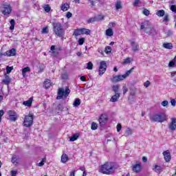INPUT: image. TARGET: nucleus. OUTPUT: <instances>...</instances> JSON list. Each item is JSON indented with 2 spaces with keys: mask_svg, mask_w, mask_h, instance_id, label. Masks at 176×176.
Listing matches in <instances>:
<instances>
[{
  "mask_svg": "<svg viewBox=\"0 0 176 176\" xmlns=\"http://www.w3.org/2000/svg\"><path fill=\"white\" fill-rule=\"evenodd\" d=\"M133 69H134V67H132L130 70H128L123 75L114 76L111 79L112 82H113L114 83H116V82H121V80H124V79H126V78L129 77L130 74H131V72H133Z\"/></svg>",
  "mask_w": 176,
  "mask_h": 176,
  "instance_id": "423d86ee",
  "label": "nucleus"
},
{
  "mask_svg": "<svg viewBox=\"0 0 176 176\" xmlns=\"http://www.w3.org/2000/svg\"><path fill=\"white\" fill-rule=\"evenodd\" d=\"M144 87H146V88L149 87V86H151V81H149V80L146 81V82L144 83Z\"/></svg>",
  "mask_w": 176,
  "mask_h": 176,
  "instance_id": "de8ad7c7",
  "label": "nucleus"
},
{
  "mask_svg": "<svg viewBox=\"0 0 176 176\" xmlns=\"http://www.w3.org/2000/svg\"><path fill=\"white\" fill-rule=\"evenodd\" d=\"M120 98V94L116 93L115 95H113L111 98L110 99L111 102H116Z\"/></svg>",
  "mask_w": 176,
  "mask_h": 176,
  "instance_id": "f3484780",
  "label": "nucleus"
},
{
  "mask_svg": "<svg viewBox=\"0 0 176 176\" xmlns=\"http://www.w3.org/2000/svg\"><path fill=\"white\" fill-rule=\"evenodd\" d=\"M16 49L12 48L10 50L6 51L4 54H1V56H7V57H13L16 56Z\"/></svg>",
  "mask_w": 176,
  "mask_h": 176,
  "instance_id": "9b49d317",
  "label": "nucleus"
},
{
  "mask_svg": "<svg viewBox=\"0 0 176 176\" xmlns=\"http://www.w3.org/2000/svg\"><path fill=\"white\" fill-rule=\"evenodd\" d=\"M11 163H12V164H14L15 166L19 164V156L16 155H12L11 159Z\"/></svg>",
  "mask_w": 176,
  "mask_h": 176,
  "instance_id": "a211bd4d",
  "label": "nucleus"
},
{
  "mask_svg": "<svg viewBox=\"0 0 176 176\" xmlns=\"http://www.w3.org/2000/svg\"><path fill=\"white\" fill-rule=\"evenodd\" d=\"M113 91H114L116 94L119 91V85H113Z\"/></svg>",
  "mask_w": 176,
  "mask_h": 176,
  "instance_id": "ea45409f",
  "label": "nucleus"
},
{
  "mask_svg": "<svg viewBox=\"0 0 176 176\" xmlns=\"http://www.w3.org/2000/svg\"><path fill=\"white\" fill-rule=\"evenodd\" d=\"M3 115H5V111L3 110H0V123L2 122Z\"/></svg>",
  "mask_w": 176,
  "mask_h": 176,
  "instance_id": "603ef678",
  "label": "nucleus"
},
{
  "mask_svg": "<svg viewBox=\"0 0 176 176\" xmlns=\"http://www.w3.org/2000/svg\"><path fill=\"white\" fill-rule=\"evenodd\" d=\"M98 125L96 122H92L91 125V130H97Z\"/></svg>",
  "mask_w": 176,
  "mask_h": 176,
  "instance_id": "c9c22d12",
  "label": "nucleus"
},
{
  "mask_svg": "<svg viewBox=\"0 0 176 176\" xmlns=\"http://www.w3.org/2000/svg\"><path fill=\"white\" fill-rule=\"evenodd\" d=\"M143 14H144V16H149V14H151V12L145 8L144 10H143Z\"/></svg>",
  "mask_w": 176,
  "mask_h": 176,
  "instance_id": "a19ab883",
  "label": "nucleus"
},
{
  "mask_svg": "<svg viewBox=\"0 0 176 176\" xmlns=\"http://www.w3.org/2000/svg\"><path fill=\"white\" fill-rule=\"evenodd\" d=\"M61 78L62 79H68V74H67L66 73H64L61 75Z\"/></svg>",
  "mask_w": 176,
  "mask_h": 176,
  "instance_id": "13d9d810",
  "label": "nucleus"
},
{
  "mask_svg": "<svg viewBox=\"0 0 176 176\" xmlns=\"http://www.w3.org/2000/svg\"><path fill=\"white\" fill-rule=\"evenodd\" d=\"M71 93V89L68 87L64 88H59L58 90V96L56 97V100H61V98H67L69 94Z\"/></svg>",
  "mask_w": 176,
  "mask_h": 176,
  "instance_id": "39448f33",
  "label": "nucleus"
},
{
  "mask_svg": "<svg viewBox=\"0 0 176 176\" xmlns=\"http://www.w3.org/2000/svg\"><path fill=\"white\" fill-rule=\"evenodd\" d=\"M79 105H80V99L79 98H76L74 100V102L73 103V106L74 107H79Z\"/></svg>",
  "mask_w": 176,
  "mask_h": 176,
  "instance_id": "c756f323",
  "label": "nucleus"
},
{
  "mask_svg": "<svg viewBox=\"0 0 176 176\" xmlns=\"http://www.w3.org/2000/svg\"><path fill=\"white\" fill-rule=\"evenodd\" d=\"M175 60L173 59V60H171L168 63V67H175Z\"/></svg>",
  "mask_w": 176,
  "mask_h": 176,
  "instance_id": "79ce46f5",
  "label": "nucleus"
},
{
  "mask_svg": "<svg viewBox=\"0 0 176 176\" xmlns=\"http://www.w3.org/2000/svg\"><path fill=\"white\" fill-rule=\"evenodd\" d=\"M70 176H75V170H73L70 173Z\"/></svg>",
  "mask_w": 176,
  "mask_h": 176,
  "instance_id": "774afa93",
  "label": "nucleus"
},
{
  "mask_svg": "<svg viewBox=\"0 0 176 176\" xmlns=\"http://www.w3.org/2000/svg\"><path fill=\"white\" fill-rule=\"evenodd\" d=\"M53 32L56 36L63 38L65 35V29L63 28V24L60 22L52 23Z\"/></svg>",
  "mask_w": 176,
  "mask_h": 176,
  "instance_id": "f03ea898",
  "label": "nucleus"
},
{
  "mask_svg": "<svg viewBox=\"0 0 176 176\" xmlns=\"http://www.w3.org/2000/svg\"><path fill=\"white\" fill-rule=\"evenodd\" d=\"M145 28L144 32L146 34H148V35H155L156 34V30L155 28L152 25L151 22L148 21H144L140 26V30H144Z\"/></svg>",
  "mask_w": 176,
  "mask_h": 176,
  "instance_id": "7ed1b4c3",
  "label": "nucleus"
},
{
  "mask_svg": "<svg viewBox=\"0 0 176 176\" xmlns=\"http://www.w3.org/2000/svg\"><path fill=\"white\" fill-rule=\"evenodd\" d=\"M131 61H133V59L129 57L124 60L123 64H130V63H131Z\"/></svg>",
  "mask_w": 176,
  "mask_h": 176,
  "instance_id": "473e14b6",
  "label": "nucleus"
},
{
  "mask_svg": "<svg viewBox=\"0 0 176 176\" xmlns=\"http://www.w3.org/2000/svg\"><path fill=\"white\" fill-rule=\"evenodd\" d=\"M113 35V30L112 28H109L106 30V36H112Z\"/></svg>",
  "mask_w": 176,
  "mask_h": 176,
  "instance_id": "bb28decb",
  "label": "nucleus"
},
{
  "mask_svg": "<svg viewBox=\"0 0 176 176\" xmlns=\"http://www.w3.org/2000/svg\"><path fill=\"white\" fill-rule=\"evenodd\" d=\"M34 124V115L29 114L24 118L23 124L25 127H31Z\"/></svg>",
  "mask_w": 176,
  "mask_h": 176,
  "instance_id": "0eeeda50",
  "label": "nucleus"
},
{
  "mask_svg": "<svg viewBox=\"0 0 176 176\" xmlns=\"http://www.w3.org/2000/svg\"><path fill=\"white\" fill-rule=\"evenodd\" d=\"M153 170H154L155 173H157V174H160V173L163 171V168H162L160 165L154 164L153 166Z\"/></svg>",
  "mask_w": 176,
  "mask_h": 176,
  "instance_id": "dca6fc26",
  "label": "nucleus"
},
{
  "mask_svg": "<svg viewBox=\"0 0 176 176\" xmlns=\"http://www.w3.org/2000/svg\"><path fill=\"white\" fill-rule=\"evenodd\" d=\"M12 71H13V67H9L8 66L6 67V72H7V74H10L12 72Z\"/></svg>",
  "mask_w": 176,
  "mask_h": 176,
  "instance_id": "c03bdc74",
  "label": "nucleus"
},
{
  "mask_svg": "<svg viewBox=\"0 0 176 176\" xmlns=\"http://www.w3.org/2000/svg\"><path fill=\"white\" fill-rule=\"evenodd\" d=\"M45 162H46V158H43L41 162H39L38 164H37V166H38V167H42V166H43V164H45Z\"/></svg>",
  "mask_w": 176,
  "mask_h": 176,
  "instance_id": "4c0bfd02",
  "label": "nucleus"
},
{
  "mask_svg": "<svg viewBox=\"0 0 176 176\" xmlns=\"http://www.w3.org/2000/svg\"><path fill=\"white\" fill-rule=\"evenodd\" d=\"M115 165L112 162H106L104 164L100 166V168L99 170V173H102V174H107V175H111V174H113L115 173Z\"/></svg>",
  "mask_w": 176,
  "mask_h": 176,
  "instance_id": "f257e3e1",
  "label": "nucleus"
},
{
  "mask_svg": "<svg viewBox=\"0 0 176 176\" xmlns=\"http://www.w3.org/2000/svg\"><path fill=\"white\" fill-rule=\"evenodd\" d=\"M138 3H140V0H135L133 3V6H138Z\"/></svg>",
  "mask_w": 176,
  "mask_h": 176,
  "instance_id": "69168bd1",
  "label": "nucleus"
},
{
  "mask_svg": "<svg viewBox=\"0 0 176 176\" xmlns=\"http://www.w3.org/2000/svg\"><path fill=\"white\" fill-rule=\"evenodd\" d=\"M85 38H80L78 39V45H80V46H82V45H83L85 43Z\"/></svg>",
  "mask_w": 176,
  "mask_h": 176,
  "instance_id": "58836bf2",
  "label": "nucleus"
},
{
  "mask_svg": "<svg viewBox=\"0 0 176 176\" xmlns=\"http://www.w3.org/2000/svg\"><path fill=\"white\" fill-rule=\"evenodd\" d=\"M104 52L107 54H109V53L112 52V48L111 47V46H107L105 47Z\"/></svg>",
  "mask_w": 176,
  "mask_h": 176,
  "instance_id": "72a5a7b5",
  "label": "nucleus"
},
{
  "mask_svg": "<svg viewBox=\"0 0 176 176\" xmlns=\"http://www.w3.org/2000/svg\"><path fill=\"white\" fill-rule=\"evenodd\" d=\"M1 12L4 16H9L12 13V6L9 4H3L1 6Z\"/></svg>",
  "mask_w": 176,
  "mask_h": 176,
  "instance_id": "6e6552de",
  "label": "nucleus"
},
{
  "mask_svg": "<svg viewBox=\"0 0 176 176\" xmlns=\"http://www.w3.org/2000/svg\"><path fill=\"white\" fill-rule=\"evenodd\" d=\"M68 162V155L67 154H63L61 156V162L67 163Z\"/></svg>",
  "mask_w": 176,
  "mask_h": 176,
  "instance_id": "a878e982",
  "label": "nucleus"
},
{
  "mask_svg": "<svg viewBox=\"0 0 176 176\" xmlns=\"http://www.w3.org/2000/svg\"><path fill=\"white\" fill-rule=\"evenodd\" d=\"M66 17L67 19H71V17H72V13L70 12H67L66 14Z\"/></svg>",
  "mask_w": 176,
  "mask_h": 176,
  "instance_id": "bf43d9fd",
  "label": "nucleus"
},
{
  "mask_svg": "<svg viewBox=\"0 0 176 176\" xmlns=\"http://www.w3.org/2000/svg\"><path fill=\"white\" fill-rule=\"evenodd\" d=\"M33 100H34L33 98H30L29 100L24 101L23 102V104L25 105V107H31V105H32Z\"/></svg>",
  "mask_w": 176,
  "mask_h": 176,
  "instance_id": "aec40b11",
  "label": "nucleus"
},
{
  "mask_svg": "<svg viewBox=\"0 0 176 176\" xmlns=\"http://www.w3.org/2000/svg\"><path fill=\"white\" fill-rule=\"evenodd\" d=\"M126 134H127V135H131L132 134V131L131 129L128 128L126 130Z\"/></svg>",
  "mask_w": 176,
  "mask_h": 176,
  "instance_id": "864d4df0",
  "label": "nucleus"
},
{
  "mask_svg": "<svg viewBox=\"0 0 176 176\" xmlns=\"http://www.w3.org/2000/svg\"><path fill=\"white\" fill-rule=\"evenodd\" d=\"M167 119H168V118L163 113L154 114L150 117V120H151V122H158V123H163V122H166Z\"/></svg>",
  "mask_w": 176,
  "mask_h": 176,
  "instance_id": "20e7f679",
  "label": "nucleus"
},
{
  "mask_svg": "<svg viewBox=\"0 0 176 176\" xmlns=\"http://www.w3.org/2000/svg\"><path fill=\"white\" fill-rule=\"evenodd\" d=\"M52 86V81L50 79H46L44 81V87L45 89H49Z\"/></svg>",
  "mask_w": 176,
  "mask_h": 176,
  "instance_id": "412c9836",
  "label": "nucleus"
},
{
  "mask_svg": "<svg viewBox=\"0 0 176 176\" xmlns=\"http://www.w3.org/2000/svg\"><path fill=\"white\" fill-rule=\"evenodd\" d=\"M170 104L172 107H175L176 106V100L175 99H171L170 100Z\"/></svg>",
  "mask_w": 176,
  "mask_h": 176,
  "instance_id": "5fc2aeb1",
  "label": "nucleus"
},
{
  "mask_svg": "<svg viewBox=\"0 0 176 176\" xmlns=\"http://www.w3.org/2000/svg\"><path fill=\"white\" fill-rule=\"evenodd\" d=\"M120 130H122V124H117V131H118V133H119L120 131Z\"/></svg>",
  "mask_w": 176,
  "mask_h": 176,
  "instance_id": "052dcab7",
  "label": "nucleus"
},
{
  "mask_svg": "<svg viewBox=\"0 0 176 176\" xmlns=\"http://www.w3.org/2000/svg\"><path fill=\"white\" fill-rule=\"evenodd\" d=\"M170 10H172V12H174V13H176V6H175V5H172L170 6Z\"/></svg>",
  "mask_w": 176,
  "mask_h": 176,
  "instance_id": "6e6d98bb",
  "label": "nucleus"
},
{
  "mask_svg": "<svg viewBox=\"0 0 176 176\" xmlns=\"http://www.w3.org/2000/svg\"><path fill=\"white\" fill-rule=\"evenodd\" d=\"M10 23L11 24V25H16V21H14V19H11Z\"/></svg>",
  "mask_w": 176,
  "mask_h": 176,
  "instance_id": "0e129e2a",
  "label": "nucleus"
},
{
  "mask_svg": "<svg viewBox=\"0 0 176 176\" xmlns=\"http://www.w3.org/2000/svg\"><path fill=\"white\" fill-rule=\"evenodd\" d=\"M8 115H9V116H12L13 115H17V113L16 112H14V111L10 110L8 111Z\"/></svg>",
  "mask_w": 176,
  "mask_h": 176,
  "instance_id": "4d7b16f0",
  "label": "nucleus"
},
{
  "mask_svg": "<svg viewBox=\"0 0 176 176\" xmlns=\"http://www.w3.org/2000/svg\"><path fill=\"white\" fill-rule=\"evenodd\" d=\"M161 105L162 107H164L165 108H168V101L167 100H164L161 102Z\"/></svg>",
  "mask_w": 176,
  "mask_h": 176,
  "instance_id": "e433bc0d",
  "label": "nucleus"
},
{
  "mask_svg": "<svg viewBox=\"0 0 176 176\" xmlns=\"http://www.w3.org/2000/svg\"><path fill=\"white\" fill-rule=\"evenodd\" d=\"M17 175V171L16 170H12L11 171V176H16Z\"/></svg>",
  "mask_w": 176,
  "mask_h": 176,
  "instance_id": "e2e57ef3",
  "label": "nucleus"
},
{
  "mask_svg": "<svg viewBox=\"0 0 176 176\" xmlns=\"http://www.w3.org/2000/svg\"><path fill=\"white\" fill-rule=\"evenodd\" d=\"M122 91L124 95L126 94L127 91H129V89H127V87H126V85H124L122 87Z\"/></svg>",
  "mask_w": 176,
  "mask_h": 176,
  "instance_id": "49530a36",
  "label": "nucleus"
},
{
  "mask_svg": "<svg viewBox=\"0 0 176 176\" xmlns=\"http://www.w3.org/2000/svg\"><path fill=\"white\" fill-rule=\"evenodd\" d=\"M131 46L133 52H138V50H140V45H138V43L135 41L131 42Z\"/></svg>",
  "mask_w": 176,
  "mask_h": 176,
  "instance_id": "2eb2a0df",
  "label": "nucleus"
},
{
  "mask_svg": "<svg viewBox=\"0 0 176 176\" xmlns=\"http://www.w3.org/2000/svg\"><path fill=\"white\" fill-rule=\"evenodd\" d=\"M163 155L164 157V160L168 163L170 160H171V153H170V151L167 150L163 152Z\"/></svg>",
  "mask_w": 176,
  "mask_h": 176,
  "instance_id": "4468645a",
  "label": "nucleus"
},
{
  "mask_svg": "<svg viewBox=\"0 0 176 176\" xmlns=\"http://www.w3.org/2000/svg\"><path fill=\"white\" fill-rule=\"evenodd\" d=\"M163 47H164V49L171 50V49H173V44L171 43H164Z\"/></svg>",
  "mask_w": 176,
  "mask_h": 176,
  "instance_id": "cd10ccee",
  "label": "nucleus"
},
{
  "mask_svg": "<svg viewBox=\"0 0 176 176\" xmlns=\"http://www.w3.org/2000/svg\"><path fill=\"white\" fill-rule=\"evenodd\" d=\"M122 8V2L120 1H117L116 3V8L117 10H120V8Z\"/></svg>",
  "mask_w": 176,
  "mask_h": 176,
  "instance_id": "f704fd0d",
  "label": "nucleus"
},
{
  "mask_svg": "<svg viewBox=\"0 0 176 176\" xmlns=\"http://www.w3.org/2000/svg\"><path fill=\"white\" fill-rule=\"evenodd\" d=\"M164 23H167V21H168V15H165L164 16V20H163Z\"/></svg>",
  "mask_w": 176,
  "mask_h": 176,
  "instance_id": "680f3d73",
  "label": "nucleus"
},
{
  "mask_svg": "<svg viewBox=\"0 0 176 176\" xmlns=\"http://www.w3.org/2000/svg\"><path fill=\"white\" fill-rule=\"evenodd\" d=\"M170 123L168 125V129L171 130V131H174L176 130V118H170Z\"/></svg>",
  "mask_w": 176,
  "mask_h": 176,
  "instance_id": "ddd939ff",
  "label": "nucleus"
},
{
  "mask_svg": "<svg viewBox=\"0 0 176 176\" xmlns=\"http://www.w3.org/2000/svg\"><path fill=\"white\" fill-rule=\"evenodd\" d=\"M100 126H105L108 122V116L106 114H102L98 120Z\"/></svg>",
  "mask_w": 176,
  "mask_h": 176,
  "instance_id": "9d476101",
  "label": "nucleus"
},
{
  "mask_svg": "<svg viewBox=\"0 0 176 176\" xmlns=\"http://www.w3.org/2000/svg\"><path fill=\"white\" fill-rule=\"evenodd\" d=\"M49 32V29L47 27L43 28L42 30V34H47Z\"/></svg>",
  "mask_w": 176,
  "mask_h": 176,
  "instance_id": "3c124183",
  "label": "nucleus"
},
{
  "mask_svg": "<svg viewBox=\"0 0 176 176\" xmlns=\"http://www.w3.org/2000/svg\"><path fill=\"white\" fill-rule=\"evenodd\" d=\"M3 83H4V85H9L10 83V78L9 77V76H6L5 77V79L3 80Z\"/></svg>",
  "mask_w": 176,
  "mask_h": 176,
  "instance_id": "c85d7f7f",
  "label": "nucleus"
},
{
  "mask_svg": "<svg viewBox=\"0 0 176 176\" xmlns=\"http://www.w3.org/2000/svg\"><path fill=\"white\" fill-rule=\"evenodd\" d=\"M73 35H74V36H79V35H82V29H76L74 30Z\"/></svg>",
  "mask_w": 176,
  "mask_h": 176,
  "instance_id": "393cba45",
  "label": "nucleus"
},
{
  "mask_svg": "<svg viewBox=\"0 0 176 176\" xmlns=\"http://www.w3.org/2000/svg\"><path fill=\"white\" fill-rule=\"evenodd\" d=\"M78 138H79L78 133H75L72 137H70L69 141L71 142H74V141H76V140H78Z\"/></svg>",
  "mask_w": 176,
  "mask_h": 176,
  "instance_id": "b1692460",
  "label": "nucleus"
},
{
  "mask_svg": "<svg viewBox=\"0 0 176 176\" xmlns=\"http://www.w3.org/2000/svg\"><path fill=\"white\" fill-rule=\"evenodd\" d=\"M44 10L47 12V13H49V12H50V6H49V5H46L44 7Z\"/></svg>",
  "mask_w": 176,
  "mask_h": 176,
  "instance_id": "09e8293b",
  "label": "nucleus"
},
{
  "mask_svg": "<svg viewBox=\"0 0 176 176\" xmlns=\"http://www.w3.org/2000/svg\"><path fill=\"white\" fill-rule=\"evenodd\" d=\"M30 71H31V68H30V67H26L22 69V76L23 78L27 76V72H30Z\"/></svg>",
  "mask_w": 176,
  "mask_h": 176,
  "instance_id": "4be33fe9",
  "label": "nucleus"
},
{
  "mask_svg": "<svg viewBox=\"0 0 176 176\" xmlns=\"http://www.w3.org/2000/svg\"><path fill=\"white\" fill-rule=\"evenodd\" d=\"M81 32L82 35H90L91 30L86 28H81Z\"/></svg>",
  "mask_w": 176,
  "mask_h": 176,
  "instance_id": "5701e85b",
  "label": "nucleus"
},
{
  "mask_svg": "<svg viewBox=\"0 0 176 176\" xmlns=\"http://www.w3.org/2000/svg\"><path fill=\"white\" fill-rule=\"evenodd\" d=\"M60 9L63 10V12H67L68 9H69V4L68 3H63L60 6Z\"/></svg>",
  "mask_w": 176,
  "mask_h": 176,
  "instance_id": "6ab92c4d",
  "label": "nucleus"
},
{
  "mask_svg": "<svg viewBox=\"0 0 176 176\" xmlns=\"http://www.w3.org/2000/svg\"><path fill=\"white\" fill-rule=\"evenodd\" d=\"M94 21H96V18L94 17V18H90L87 20V23L88 24H90L91 23H94Z\"/></svg>",
  "mask_w": 176,
  "mask_h": 176,
  "instance_id": "8fccbe9b",
  "label": "nucleus"
},
{
  "mask_svg": "<svg viewBox=\"0 0 176 176\" xmlns=\"http://www.w3.org/2000/svg\"><path fill=\"white\" fill-rule=\"evenodd\" d=\"M132 170L133 173H141V170H142V165L141 163L133 164L132 166Z\"/></svg>",
  "mask_w": 176,
  "mask_h": 176,
  "instance_id": "f8f14e48",
  "label": "nucleus"
},
{
  "mask_svg": "<svg viewBox=\"0 0 176 176\" xmlns=\"http://www.w3.org/2000/svg\"><path fill=\"white\" fill-rule=\"evenodd\" d=\"M164 10H160L157 11L156 14L158 16V17H163L164 16Z\"/></svg>",
  "mask_w": 176,
  "mask_h": 176,
  "instance_id": "7c9ffc66",
  "label": "nucleus"
},
{
  "mask_svg": "<svg viewBox=\"0 0 176 176\" xmlns=\"http://www.w3.org/2000/svg\"><path fill=\"white\" fill-rule=\"evenodd\" d=\"M87 69H93V63L91 62H89L87 63Z\"/></svg>",
  "mask_w": 176,
  "mask_h": 176,
  "instance_id": "a18cd8bd",
  "label": "nucleus"
},
{
  "mask_svg": "<svg viewBox=\"0 0 176 176\" xmlns=\"http://www.w3.org/2000/svg\"><path fill=\"white\" fill-rule=\"evenodd\" d=\"M165 34L166 35V36H171V35H173V31L170 30H166Z\"/></svg>",
  "mask_w": 176,
  "mask_h": 176,
  "instance_id": "37998d69",
  "label": "nucleus"
},
{
  "mask_svg": "<svg viewBox=\"0 0 176 176\" xmlns=\"http://www.w3.org/2000/svg\"><path fill=\"white\" fill-rule=\"evenodd\" d=\"M80 80H82V82H86V77H85V76H81L80 78Z\"/></svg>",
  "mask_w": 176,
  "mask_h": 176,
  "instance_id": "338daca9",
  "label": "nucleus"
},
{
  "mask_svg": "<svg viewBox=\"0 0 176 176\" xmlns=\"http://www.w3.org/2000/svg\"><path fill=\"white\" fill-rule=\"evenodd\" d=\"M107 71V63L101 61L99 66V75H102Z\"/></svg>",
  "mask_w": 176,
  "mask_h": 176,
  "instance_id": "1a4fd4ad",
  "label": "nucleus"
},
{
  "mask_svg": "<svg viewBox=\"0 0 176 176\" xmlns=\"http://www.w3.org/2000/svg\"><path fill=\"white\" fill-rule=\"evenodd\" d=\"M9 116H10V120H11V122H16V120H17V114Z\"/></svg>",
  "mask_w": 176,
  "mask_h": 176,
  "instance_id": "2f4dec72",
  "label": "nucleus"
}]
</instances>
